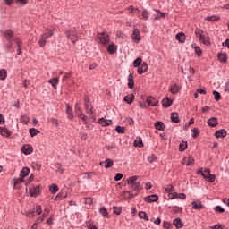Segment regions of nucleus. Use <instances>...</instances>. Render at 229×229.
<instances>
[{"label": "nucleus", "mask_w": 229, "mask_h": 229, "mask_svg": "<svg viewBox=\"0 0 229 229\" xmlns=\"http://www.w3.org/2000/svg\"><path fill=\"white\" fill-rule=\"evenodd\" d=\"M54 29H47L45 30V32L40 36L38 40V46L39 47H46V40L51 37H53L54 34Z\"/></svg>", "instance_id": "f257e3e1"}, {"label": "nucleus", "mask_w": 229, "mask_h": 229, "mask_svg": "<svg viewBox=\"0 0 229 229\" xmlns=\"http://www.w3.org/2000/svg\"><path fill=\"white\" fill-rule=\"evenodd\" d=\"M84 105L88 115H89V118L92 119L93 123H96V113H94L92 104H90V101H89V98H85Z\"/></svg>", "instance_id": "f03ea898"}, {"label": "nucleus", "mask_w": 229, "mask_h": 229, "mask_svg": "<svg viewBox=\"0 0 229 229\" xmlns=\"http://www.w3.org/2000/svg\"><path fill=\"white\" fill-rule=\"evenodd\" d=\"M128 185L131 187L134 191H139L140 189V182H137V176H131L127 180Z\"/></svg>", "instance_id": "7ed1b4c3"}, {"label": "nucleus", "mask_w": 229, "mask_h": 229, "mask_svg": "<svg viewBox=\"0 0 229 229\" xmlns=\"http://www.w3.org/2000/svg\"><path fill=\"white\" fill-rule=\"evenodd\" d=\"M98 40L99 44H103V46H106L108 42H110V39L108 38V33L106 32H101L98 33Z\"/></svg>", "instance_id": "20e7f679"}, {"label": "nucleus", "mask_w": 229, "mask_h": 229, "mask_svg": "<svg viewBox=\"0 0 229 229\" xmlns=\"http://www.w3.org/2000/svg\"><path fill=\"white\" fill-rule=\"evenodd\" d=\"M202 176L207 182H209V183H214V182H216V174H211L210 169L204 170Z\"/></svg>", "instance_id": "39448f33"}, {"label": "nucleus", "mask_w": 229, "mask_h": 229, "mask_svg": "<svg viewBox=\"0 0 229 229\" xmlns=\"http://www.w3.org/2000/svg\"><path fill=\"white\" fill-rule=\"evenodd\" d=\"M29 194L32 198H37L40 194V187L38 185L32 186L29 188Z\"/></svg>", "instance_id": "423d86ee"}, {"label": "nucleus", "mask_w": 229, "mask_h": 229, "mask_svg": "<svg viewBox=\"0 0 229 229\" xmlns=\"http://www.w3.org/2000/svg\"><path fill=\"white\" fill-rule=\"evenodd\" d=\"M66 35H67V38L73 42V44L74 42H76V40H78V34L76 30H69Z\"/></svg>", "instance_id": "0eeeda50"}, {"label": "nucleus", "mask_w": 229, "mask_h": 229, "mask_svg": "<svg viewBox=\"0 0 229 229\" xmlns=\"http://www.w3.org/2000/svg\"><path fill=\"white\" fill-rule=\"evenodd\" d=\"M131 38H132V40H135V42H137V44H139V42H140V30H139V29H134L132 35H131Z\"/></svg>", "instance_id": "6e6552de"}, {"label": "nucleus", "mask_w": 229, "mask_h": 229, "mask_svg": "<svg viewBox=\"0 0 229 229\" xmlns=\"http://www.w3.org/2000/svg\"><path fill=\"white\" fill-rule=\"evenodd\" d=\"M21 151L24 155H31V153H33V147L30 144H25L22 147Z\"/></svg>", "instance_id": "1a4fd4ad"}, {"label": "nucleus", "mask_w": 229, "mask_h": 229, "mask_svg": "<svg viewBox=\"0 0 229 229\" xmlns=\"http://www.w3.org/2000/svg\"><path fill=\"white\" fill-rule=\"evenodd\" d=\"M13 35L14 33L12 30H7L4 32V37L8 40V42H12L13 40Z\"/></svg>", "instance_id": "9d476101"}, {"label": "nucleus", "mask_w": 229, "mask_h": 229, "mask_svg": "<svg viewBox=\"0 0 229 229\" xmlns=\"http://www.w3.org/2000/svg\"><path fill=\"white\" fill-rule=\"evenodd\" d=\"M148 106H157L158 105V100L154 97H148L146 99Z\"/></svg>", "instance_id": "9b49d317"}, {"label": "nucleus", "mask_w": 229, "mask_h": 229, "mask_svg": "<svg viewBox=\"0 0 229 229\" xmlns=\"http://www.w3.org/2000/svg\"><path fill=\"white\" fill-rule=\"evenodd\" d=\"M191 207L194 210H203L205 208V206L200 201H192Z\"/></svg>", "instance_id": "f8f14e48"}, {"label": "nucleus", "mask_w": 229, "mask_h": 229, "mask_svg": "<svg viewBox=\"0 0 229 229\" xmlns=\"http://www.w3.org/2000/svg\"><path fill=\"white\" fill-rule=\"evenodd\" d=\"M182 164H183L184 165H193L194 164V158L191 156L184 157L182 161Z\"/></svg>", "instance_id": "ddd939ff"}, {"label": "nucleus", "mask_w": 229, "mask_h": 229, "mask_svg": "<svg viewBox=\"0 0 229 229\" xmlns=\"http://www.w3.org/2000/svg\"><path fill=\"white\" fill-rule=\"evenodd\" d=\"M48 83H50V85L53 87V89H55V90H56V89H58V84L60 83V79L58 78H53L48 80Z\"/></svg>", "instance_id": "4468645a"}, {"label": "nucleus", "mask_w": 229, "mask_h": 229, "mask_svg": "<svg viewBox=\"0 0 229 229\" xmlns=\"http://www.w3.org/2000/svg\"><path fill=\"white\" fill-rule=\"evenodd\" d=\"M181 89L180 85L173 84L170 86L169 92H171V94H178Z\"/></svg>", "instance_id": "2eb2a0df"}, {"label": "nucleus", "mask_w": 229, "mask_h": 229, "mask_svg": "<svg viewBox=\"0 0 229 229\" xmlns=\"http://www.w3.org/2000/svg\"><path fill=\"white\" fill-rule=\"evenodd\" d=\"M157 199L158 195L157 194L145 197V201H147V203H155Z\"/></svg>", "instance_id": "dca6fc26"}, {"label": "nucleus", "mask_w": 229, "mask_h": 229, "mask_svg": "<svg viewBox=\"0 0 229 229\" xmlns=\"http://www.w3.org/2000/svg\"><path fill=\"white\" fill-rule=\"evenodd\" d=\"M215 136L216 137V139H225V137H226V131L225 129L216 131Z\"/></svg>", "instance_id": "f3484780"}, {"label": "nucleus", "mask_w": 229, "mask_h": 229, "mask_svg": "<svg viewBox=\"0 0 229 229\" xmlns=\"http://www.w3.org/2000/svg\"><path fill=\"white\" fill-rule=\"evenodd\" d=\"M148 71V64L143 62L141 65L138 68V74H144Z\"/></svg>", "instance_id": "a211bd4d"}, {"label": "nucleus", "mask_w": 229, "mask_h": 229, "mask_svg": "<svg viewBox=\"0 0 229 229\" xmlns=\"http://www.w3.org/2000/svg\"><path fill=\"white\" fill-rule=\"evenodd\" d=\"M98 124H100V126H110L112 124V120H106L105 118H100L98 121Z\"/></svg>", "instance_id": "6ab92c4d"}, {"label": "nucleus", "mask_w": 229, "mask_h": 229, "mask_svg": "<svg viewBox=\"0 0 229 229\" xmlns=\"http://www.w3.org/2000/svg\"><path fill=\"white\" fill-rule=\"evenodd\" d=\"M13 183H14V189H21V184L24 183V179L22 177H19L17 179H13Z\"/></svg>", "instance_id": "aec40b11"}, {"label": "nucleus", "mask_w": 229, "mask_h": 229, "mask_svg": "<svg viewBox=\"0 0 229 229\" xmlns=\"http://www.w3.org/2000/svg\"><path fill=\"white\" fill-rule=\"evenodd\" d=\"M208 124L210 126V128H216V126L219 124V122L217 121V118L213 117L208 120Z\"/></svg>", "instance_id": "412c9836"}, {"label": "nucleus", "mask_w": 229, "mask_h": 229, "mask_svg": "<svg viewBox=\"0 0 229 229\" xmlns=\"http://www.w3.org/2000/svg\"><path fill=\"white\" fill-rule=\"evenodd\" d=\"M104 165V167H106V169H109V167H112V165H114V160L108 158V159H106L105 162H100V165Z\"/></svg>", "instance_id": "4be33fe9"}, {"label": "nucleus", "mask_w": 229, "mask_h": 229, "mask_svg": "<svg viewBox=\"0 0 229 229\" xmlns=\"http://www.w3.org/2000/svg\"><path fill=\"white\" fill-rule=\"evenodd\" d=\"M0 135H2V137H10L12 134L10 133V130L6 129V127H0Z\"/></svg>", "instance_id": "5701e85b"}, {"label": "nucleus", "mask_w": 229, "mask_h": 229, "mask_svg": "<svg viewBox=\"0 0 229 229\" xmlns=\"http://www.w3.org/2000/svg\"><path fill=\"white\" fill-rule=\"evenodd\" d=\"M66 114L68 119H74V113L72 112V107H71L69 105H66Z\"/></svg>", "instance_id": "b1692460"}, {"label": "nucleus", "mask_w": 229, "mask_h": 229, "mask_svg": "<svg viewBox=\"0 0 229 229\" xmlns=\"http://www.w3.org/2000/svg\"><path fill=\"white\" fill-rule=\"evenodd\" d=\"M218 60L223 64H226L228 57L226 56V53L220 52L217 54Z\"/></svg>", "instance_id": "393cba45"}, {"label": "nucleus", "mask_w": 229, "mask_h": 229, "mask_svg": "<svg viewBox=\"0 0 229 229\" xmlns=\"http://www.w3.org/2000/svg\"><path fill=\"white\" fill-rule=\"evenodd\" d=\"M134 99H135V96L133 94L127 95L123 98L125 103H128V105H131V103H133Z\"/></svg>", "instance_id": "a878e982"}, {"label": "nucleus", "mask_w": 229, "mask_h": 229, "mask_svg": "<svg viewBox=\"0 0 229 229\" xmlns=\"http://www.w3.org/2000/svg\"><path fill=\"white\" fill-rule=\"evenodd\" d=\"M28 174H30V168L24 167L20 172V178H22L24 180V178H26V176H28Z\"/></svg>", "instance_id": "bb28decb"}, {"label": "nucleus", "mask_w": 229, "mask_h": 229, "mask_svg": "<svg viewBox=\"0 0 229 229\" xmlns=\"http://www.w3.org/2000/svg\"><path fill=\"white\" fill-rule=\"evenodd\" d=\"M162 105L165 108H169V106H171L173 105V100L166 98L162 100Z\"/></svg>", "instance_id": "cd10ccee"}, {"label": "nucleus", "mask_w": 229, "mask_h": 229, "mask_svg": "<svg viewBox=\"0 0 229 229\" xmlns=\"http://www.w3.org/2000/svg\"><path fill=\"white\" fill-rule=\"evenodd\" d=\"M173 225H175L177 229L183 228V223H182V219L180 218H175Z\"/></svg>", "instance_id": "c85d7f7f"}, {"label": "nucleus", "mask_w": 229, "mask_h": 229, "mask_svg": "<svg viewBox=\"0 0 229 229\" xmlns=\"http://www.w3.org/2000/svg\"><path fill=\"white\" fill-rule=\"evenodd\" d=\"M134 146L135 148H142L144 146V143H142V138L137 137L134 140Z\"/></svg>", "instance_id": "c756f323"}, {"label": "nucleus", "mask_w": 229, "mask_h": 229, "mask_svg": "<svg viewBox=\"0 0 229 229\" xmlns=\"http://www.w3.org/2000/svg\"><path fill=\"white\" fill-rule=\"evenodd\" d=\"M134 85H135V82H134V81H133V74L131 73V74L128 76V87H129L130 89H133Z\"/></svg>", "instance_id": "7c9ffc66"}, {"label": "nucleus", "mask_w": 229, "mask_h": 229, "mask_svg": "<svg viewBox=\"0 0 229 229\" xmlns=\"http://www.w3.org/2000/svg\"><path fill=\"white\" fill-rule=\"evenodd\" d=\"M14 42L18 46L17 53L18 55H22V49L21 48V39L19 38H14Z\"/></svg>", "instance_id": "2f4dec72"}, {"label": "nucleus", "mask_w": 229, "mask_h": 229, "mask_svg": "<svg viewBox=\"0 0 229 229\" xmlns=\"http://www.w3.org/2000/svg\"><path fill=\"white\" fill-rule=\"evenodd\" d=\"M176 40H178L179 42H181V44H183V42H185V34L183 33H178L175 36Z\"/></svg>", "instance_id": "473e14b6"}, {"label": "nucleus", "mask_w": 229, "mask_h": 229, "mask_svg": "<svg viewBox=\"0 0 229 229\" xmlns=\"http://www.w3.org/2000/svg\"><path fill=\"white\" fill-rule=\"evenodd\" d=\"M205 21H208V22H216V21H219V17L216 15L208 16L205 18Z\"/></svg>", "instance_id": "72a5a7b5"}, {"label": "nucleus", "mask_w": 229, "mask_h": 229, "mask_svg": "<svg viewBox=\"0 0 229 229\" xmlns=\"http://www.w3.org/2000/svg\"><path fill=\"white\" fill-rule=\"evenodd\" d=\"M107 51H108V53H110V55H114V53H115V51H117V47H115V45L110 44L107 47Z\"/></svg>", "instance_id": "f704fd0d"}, {"label": "nucleus", "mask_w": 229, "mask_h": 229, "mask_svg": "<svg viewBox=\"0 0 229 229\" xmlns=\"http://www.w3.org/2000/svg\"><path fill=\"white\" fill-rule=\"evenodd\" d=\"M29 133H30V137H37V135H38V133H40V131H38L35 128H31L29 130Z\"/></svg>", "instance_id": "c9c22d12"}, {"label": "nucleus", "mask_w": 229, "mask_h": 229, "mask_svg": "<svg viewBox=\"0 0 229 229\" xmlns=\"http://www.w3.org/2000/svg\"><path fill=\"white\" fill-rule=\"evenodd\" d=\"M155 128H156V130H159V131H164V123H162V122H157L156 123H155Z\"/></svg>", "instance_id": "e433bc0d"}, {"label": "nucleus", "mask_w": 229, "mask_h": 229, "mask_svg": "<svg viewBox=\"0 0 229 229\" xmlns=\"http://www.w3.org/2000/svg\"><path fill=\"white\" fill-rule=\"evenodd\" d=\"M99 212L103 216V217H106V218L109 217L108 216V211L106 210V208H105V207L100 208Z\"/></svg>", "instance_id": "4c0bfd02"}, {"label": "nucleus", "mask_w": 229, "mask_h": 229, "mask_svg": "<svg viewBox=\"0 0 229 229\" xmlns=\"http://www.w3.org/2000/svg\"><path fill=\"white\" fill-rule=\"evenodd\" d=\"M171 120H172V123H180V118H178V114L172 113Z\"/></svg>", "instance_id": "58836bf2"}, {"label": "nucleus", "mask_w": 229, "mask_h": 229, "mask_svg": "<svg viewBox=\"0 0 229 229\" xmlns=\"http://www.w3.org/2000/svg\"><path fill=\"white\" fill-rule=\"evenodd\" d=\"M199 42H202V44H208V38H207L205 32L199 37Z\"/></svg>", "instance_id": "ea45409f"}, {"label": "nucleus", "mask_w": 229, "mask_h": 229, "mask_svg": "<svg viewBox=\"0 0 229 229\" xmlns=\"http://www.w3.org/2000/svg\"><path fill=\"white\" fill-rule=\"evenodd\" d=\"M75 114H76L77 117L79 115H81V114H83V112L81 111V107H80V103L75 104Z\"/></svg>", "instance_id": "a19ab883"}, {"label": "nucleus", "mask_w": 229, "mask_h": 229, "mask_svg": "<svg viewBox=\"0 0 229 229\" xmlns=\"http://www.w3.org/2000/svg\"><path fill=\"white\" fill-rule=\"evenodd\" d=\"M139 217L140 219H145V221H149V216H148V215L144 211L139 213Z\"/></svg>", "instance_id": "79ce46f5"}, {"label": "nucleus", "mask_w": 229, "mask_h": 229, "mask_svg": "<svg viewBox=\"0 0 229 229\" xmlns=\"http://www.w3.org/2000/svg\"><path fill=\"white\" fill-rule=\"evenodd\" d=\"M8 76L6 70L1 69L0 70V80H6V77Z\"/></svg>", "instance_id": "37998d69"}, {"label": "nucleus", "mask_w": 229, "mask_h": 229, "mask_svg": "<svg viewBox=\"0 0 229 229\" xmlns=\"http://www.w3.org/2000/svg\"><path fill=\"white\" fill-rule=\"evenodd\" d=\"M150 15L151 14L146 9H144L142 13H141L142 19H144L145 21H148V19H149Z\"/></svg>", "instance_id": "c03bdc74"}, {"label": "nucleus", "mask_w": 229, "mask_h": 229, "mask_svg": "<svg viewBox=\"0 0 229 229\" xmlns=\"http://www.w3.org/2000/svg\"><path fill=\"white\" fill-rule=\"evenodd\" d=\"M49 191L52 192V194H56L58 192V186L56 184H52Z\"/></svg>", "instance_id": "a18cd8bd"}, {"label": "nucleus", "mask_w": 229, "mask_h": 229, "mask_svg": "<svg viewBox=\"0 0 229 229\" xmlns=\"http://www.w3.org/2000/svg\"><path fill=\"white\" fill-rule=\"evenodd\" d=\"M114 214H116V216H121V212H123V208L121 207H114L113 208Z\"/></svg>", "instance_id": "49530a36"}, {"label": "nucleus", "mask_w": 229, "mask_h": 229, "mask_svg": "<svg viewBox=\"0 0 229 229\" xmlns=\"http://www.w3.org/2000/svg\"><path fill=\"white\" fill-rule=\"evenodd\" d=\"M155 12H157V14L155 16V20H156V21L158 20V19H162V18L165 17V13H164L158 11V10H155Z\"/></svg>", "instance_id": "de8ad7c7"}, {"label": "nucleus", "mask_w": 229, "mask_h": 229, "mask_svg": "<svg viewBox=\"0 0 229 229\" xmlns=\"http://www.w3.org/2000/svg\"><path fill=\"white\" fill-rule=\"evenodd\" d=\"M64 198H66V195L64 196V192H60L55 196V201H62Z\"/></svg>", "instance_id": "09e8293b"}, {"label": "nucleus", "mask_w": 229, "mask_h": 229, "mask_svg": "<svg viewBox=\"0 0 229 229\" xmlns=\"http://www.w3.org/2000/svg\"><path fill=\"white\" fill-rule=\"evenodd\" d=\"M140 64H142V59L140 57H138L136 60H134L133 62L134 67H140Z\"/></svg>", "instance_id": "8fccbe9b"}, {"label": "nucleus", "mask_w": 229, "mask_h": 229, "mask_svg": "<svg viewBox=\"0 0 229 229\" xmlns=\"http://www.w3.org/2000/svg\"><path fill=\"white\" fill-rule=\"evenodd\" d=\"M187 198V195H185V193H178L175 192V199H185Z\"/></svg>", "instance_id": "3c124183"}, {"label": "nucleus", "mask_w": 229, "mask_h": 229, "mask_svg": "<svg viewBox=\"0 0 229 229\" xmlns=\"http://www.w3.org/2000/svg\"><path fill=\"white\" fill-rule=\"evenodd\" d=\"M55 169L57 173H60L62 174V173H64V168H62V164L57 163L55 165Z\"/></svg>", "instance_id": "603ef678"}, {"label": "nucleus", "mask_w": 229, "mask_h": 229, "mask_svg": "<svg viewBox=\"0 0 229 229\" xmlns=\"http://www.w3.org/2000/svg\"><path fill=\"white\" fill-rule=\"evenodd\" d=\"M205 32L203 31V30L200 29H196L195 30V35L197 37V38H199L200 35L204 34Z\"/></svg>", "instance_id": "864d4df0"}, {"label": "nucleus", "mask_w": 229, "mask_h": 229, "mask_svg": "<svg viewBox=\"0 0 229 229\" xmlns=\"http://www.w3.org/2000/svg\"><path fill=\"white\" fill-rule=\"evenodd\" d=\"M79 119H81V121L84 123V124H87V115L83 114V113L81 114H79Z\"/></svg>", "instance_id": "5fc2aeb1"}, {"label": "nucleus", "mask_w": 229, "mask_h": 229, "mask_svg": "<svg viewBox=\"0 0 229 229\" xmlns=\"http://www.w3.org/2000/svg\"><path fill=\"white\" fill-rule=\"evenodd\" d=\"M163 228H165V229H172L173 225L169 222H164L163 223Z\"/></svg>", "instance_id": "6e6d98bb"}, {"label": "nucleus", "mask_w": 229, "mask_h": 229, "mask_svg": "<svg viewBox=\"0 0 229 229\" xmlns=\"http://www.w3.org/2000/svg\"><path fill=\"white\" fill-rule=\"evenodd\" d=\"M192 137H193V139H196V137H199V131H198V129L197 128H194V129H192Z\"/></svg>", "instance_id": "4d7b16f0"}, {"label": "nucleus", "mask_w": 229, "mask_h": 229, "mask_svg": "<svg viewBox=\"0 0 229 229\" xmlns=\"http://www.w3.org/2000/svg\"><path fill=\"white\" fill-rule=\"evenodd\" d=\"M165 192H167L168 194L169 193H172L173 191H174V187H173V185H168L165 189Z\"/></svg>", "instance_id": "13d9d810"}, {"label": "nucleus", "mask_w": 229, "mask_h": 229, "mask_svg": "<svg viewBox=\"0 0 229 229\" xmlns=\"http://www.w3.org/2000/svg\"><path fill=\"white\" fill-rule=\"evenodd\" d=\"M213 95L215 96L216 101H219V99H221V94L218 91H213Z\"/></svg>", "instance_id": "bf43d9fd"}, {"label": "nucleus", "mask_w": 229, "mask_h": 229, "mask_svg": "<svg viewBox=\"0 0 229 229\" xmlns=\"http://www.w3.org/2000/svg\"><path fill=\"white\" fill-rule=\"evenodd\" d=\"M215 212H219V214H223L225 212V208H223L221 206L215 207Z\"/></svg>", "instance_id": "052dcab7"}, {"label": "nucleus", "mask_w": 229, "mask_h": 229, "mask_svg": "<svg viewBox=\"0 0 229 229\" xmlns=\"http://www.w3.org/2000/svg\"><path fill=\"white\" fill-rule=\"evenodd\" d=\"M129 13H139V9H135L133 6L128 8Z\"/></svg>", "instance_id": "680f3d73"}, {"label": "nucleus", "mask_w": 229, "mask_h": 229, "mask_svg": "<svg viewBox=\"0 0 229 229\" xmlns=\"http://www.w3.org/2000/svg\"><path fill=\"white\" fill-rule=\"evenodd\" d=\"M115 131H117V133H124V127L116 126Z\"/></svg>", "instance_id": "e2e57ef3"}, {"label": "nucleus", "mask_w": 229, "mask_h": 229, "mask_svg": "<svg viewBox=\"0 0 229 229\" xmlns=\"http://www.w3.org/2000/svg\"><path fill=\"white\" fill-rule=\"evenodd\" d=\"M26 216H27V217H35V211H33V210H29V211L26 213Z\"/></svg>", "instance_id": "0e129e2a"}, {"label": "nucleus", "mask_w": 229, "mask_h": 229, "mask_svg": "<svg viewBox=\"0 0 229 229\" xmlns=\"http://www.w3.org/2000/svg\"><path fill=\"white\" fill-rule=\"evenodd\" d=\"M194 51L197 55L201 56V48L199 47H195Z\"/></svg>", "instance_id": "69168bd1"}, {"label": "nucleus", "mask_w": 229, "mask_h": 229, "mask_svg": "<svg viewBox=\"0 0 229 229\" xmlns=\"http://www.w3.org/2000/svg\"><path fill=\"white\" fill-rule=\"evenodd\" d=\"M223 228H225V225H219V224L218 225H215L210 227V229H223Z\"/></svg>", "instance_id": "338daca9"}, {"label": "nucleus", "mask_w": 229, "mask_h": 229, "mask_svg": "<svg viewBox=\"0 0 229 229\" xmlns=\"http://www.w3.org/2000/svg\"><path fill=\"white\" fill-rule=\"evenodd\" d=\"M49 122L52 123V124L54 126H58V120L55 119V118H50Z\"/></svg>", "instance_id": "774afa93"}]
</instances>
